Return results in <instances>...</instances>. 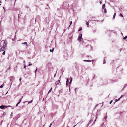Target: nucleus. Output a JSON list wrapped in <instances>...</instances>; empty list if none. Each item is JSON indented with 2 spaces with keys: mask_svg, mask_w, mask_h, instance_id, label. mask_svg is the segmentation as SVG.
<instances>
[{
  "mask_svg": "<svg viewBox=\"0 0 127 127\" xmlns=\"http://www.w3.org/2000/svg\"><path fill=\"white\" fill-rule=\"evenodd\" d=\"M89 24V23L88 22H87L86 23V25L88 26V25Z\"/></svg>",
  "mask_w": 127,
  "mask_h": 127,
  "instance_id": "obj_20",
  "label": "nucleus"
},
{
  "mask_svg": "<svg viewBox=\"0 0 127 127\" xmlns=\"http://www.w3.org/2000/svg\"><path fill=\"white\" fill-rule=\"evenodd\" d=\"M96 32V29L93 30H92V32L93 33H95Z\"/></svg>",
  "mask_w": 127,
  "mask_h": 127,
  "instance_id": "obj_4",
  "label": "nucleus"
},
{
  "mask_svg": "<svg viewBox=\"0 0 127 127\" xmlns=\"http://www.w3.org/2000/svg\"><path fill=\"white\" fill-rule=\"evenodd\" d=\"M23 98V96L22 97V98H21V99L20 100V101H19V102H19V103H20L21 102V100H22V99Z\"/></svg>",
  "mask_w": 127,
  "mask_h": 127,
  "instance_id": "obj_16",
  "label": "nucleus"
},
{
  "mask_svg": "<svg viewBox=\"0 0 127 127\" xmlns=\"http://www.w3.org/2000/svg\"><path fill=\"white\" fill-rule=\"evenodd\" d=\"M68 78L67 79V81H66V84H67V82L68 81Z\"/></svg>",
  "mask_w": 127,
  "mask_h": 127,
  "instance_id": "obj_28",
  "label": "nucleus"
},
{
  "mask_svg": "<svg viewBox=\"0 0 127 127\" xmlns=\"http://www.w3.org/2000/svg\"><path fill=\"white\" fill-rule=\"evenodd\" d=\"M23 44H25L26 45V46H27L28 45H27V42H24V43H23Z\"/></svg>",
  "mask_w": 127,
  "mask_h": 127,
  "instance_id": "obj_14",
  "label": "nucleus"
},
{
  "mask_svg": "<svg viewBox=\"0 0 127 127\" xmlns=\"http://www.w3.org/2000/svg\"><path fill=\"white\" fill-rule=\"evenodd\" d=\"M60 81V80H59L58 81H56L55 82V84L56 85L58 84L59 83Z\"/></svg>",
  "mask_w": 127,
  "mask_h": 127,
  "instance_id": "obj_5",
  "label": "nucleus"
},
{
  "mask_svg": "<svg viewBox=\"0 0 127 127\" xmlns=\"http://www.w3.org/2000/svg\"><path fill=\"white\" fill-rule=\"evenodd\" d=\"M72 21H71V22H70V25H69V27H70V25L72 24Z\"/></svg>",
  "mask_w": 127,
  "mask_h": 127,
  "instance_id": "obj_23",
  "label": "nucleus"
},
{
  "mask_svg": "<svg viewBox=\"0 0 127 127\" xmlns=\"http://www.w3.org/2000/svg\"><path fill=\"white\" fill-rule=\"evenodd\" d=\"M56 74H55L54 75V77H55V76H56Z\"/></svg>",
  "mask_w": 127,
  "mask_h": 127,
  "instance_id": "obj_36",
  "label": "nucleus"
},
{
  "mask_svg": "<svg viewBox=\"0 0 127 127\" xmlns=\"http://www.w3.org/2000/svg\"><path fill=\"white\" fill-rule=\"evenodd\" d=\"M93 60H92V61ZM84 61L85 62H90L92 61L91 60H84Z\"/></svg>",
  "mask_w": 127,
  "mask_h": 127,
  "instance_id": "obj_6",
  "label": "nucleus"
},
{
  "mask_svg": "<svg viewBox=\"0 0 127 127\" xmlns=\"http://www.w3.org/2000/svg\"><path fill=\"white\" fill-rule=\"evenodd\" d=\"M105 4H103V5L102 6V9H104V8H105Z\"/></svg>",
  "mask_w": 127,
  "mask_h": 127,
  "instance_id": "obj_9",
  "label": "nucleus"
},
{
  "mask_svg": "<svg viewBox=\"0 0 127 127\" xmlns=\"http://www.w3.org/2000/svg\"><path fill=\"white\" fill-rule=\"evenodd\" d=\"M1 51V48H0V52Z\"/></svg>",
  "mask_w": 127,
  "mask_h": 127,
  "instance_id": "obj_34",
  "label": "nucleus"
},
{
  "mask_svg": "<svg viewBox=\"0 0 127 127\" xmlns=\"http://www.w3.org/2000/svg\"><path fill=\"white\" fill-rule=\"evenodd\" d=\"M17 0H15V1H16Z\"/></svg>",
  "mask_w": 127,
  "mask_h": 127,
  "instance_id": "obj_40",
  "label": "nucleus"
},
{
  "mask_svg": "<svg viewBox=\"0 0 127 127\" xmlns=\"http://www.w3.org/2000/svg\"><path fill=\"white\" fill-rule=\"evenodd\" d=\"M21 78H20L19 80H20V81H21Z\"/></svg>",
  "mask_w": 127,
  "mask_h": 127,
  "instance_id": "obj_38",
  "label": "nucleus"
},
{
  "mask_svg": "<svg viewBox=\"0 0 127 127\" xmlns=\"http://www.w3.org/2000/svg\"><path fill=\"white\" fill-rule=\"evenodd\" d=\"M52 87L51 89H50L49 90V92H48V93H49L52 90Z\"/></svg>",
  "mask_w": 127,
  "mask_h": 127,
  "instance_id": "obj_12",
  "label": "nucleus"
},
{
  "mask_svg": "<svg viewBox=\"0 0 127 127\" xmlns=\"http://www.w3.org/2000/svg\"><path fill=\"white\" fill-rule=\"evenodd\" d=\"M52 123H51L50 124V126L49 127H50L51 125H52Z\"/></svg>",
  "mask_w": 127,
  "mask_h": 127,
  "instance_id": "obj_27",
  "label": "nucleus"
},
{
  "mask_svg": "<svg viewBox=\"0 0 127 127\" xmlns=\"http://www.w3.org/2000/svg\"><path fill=\"white\" fill-rule=\"evenodd\" d=\"M26 67V65H25V66H24V68H25Z\"/></svg>",
  "mask_w": 127,
  "mask_h": 127,
  "instance_id": "obj_37",
  "label": "nucleus"
},
{
  "mask_svg": "<svg viewBox=\"0 0 127 127\" xmlns=\"http://www.w3.org/2000/svg\"><path fill=\"white\" fill-rule=\"evenodd\" d=\"M82 34H80L78 36V40L79 41H80L82 39Z\"/></svg>",
  "mask_w": 127,
  "mask_h": 127,
  "instance_id": "obj_2",
  "label": "nucleus"
},
{
  "mask_svg": "<svg viewBox=\"0 0 127 127\" xmlns=\"http://www.w3.org/2000/svg\"><path fill=\"white\" fill-rule=\"evenodd\" d=\"M104 12L105 13H106V12H107L106 9V8H105L104 9Z\"/></svg>",
  "mask_w": 127,
  "mask_h": 127,
  "instance_id": "obj_11",
  "label": "nucleus"
},
{
  "mask_svg": "<svg viewBox=\"0 0 127 127\" xmlns=\"http://www.w3.org/2000/svg\"><path fill=\"white\" fill-rule=\"evenodd\" d=\"M72 78H71V79L70 81V83H71V81H72Z\"/></svg>",
  "mask_w": 127,
  "mask_h": 127,
  "instance_id": "obj_26",
  "label": "nucleus"
},
{
  "mask_svg": "<svg viewBox=\"0 0 127 127\" xmlns=\"http://www.w3.org/2000/svg\"><path fill=\"white\" fill-rule=\"evenodd\" d=\"M105 60H104V62H103V64H105Z\"/></svg>",
  "mask_w": 127,
  "mask_h": 127,
  "instance_id": "obj_29",
  "label": "nucleus"
},
{
  "mask_svg": "<svg viewBox=\"0 0 127 127\" xmlns=\"http://www.w3.org/2000/svg\"><path fill=\"white\" fill-rule=\"evenodd\" d=\"M54 48H53V49H52V51H53H53H54Z\"/></svg>",
  "mask_w": 127,
  "mask_h": 127,
  "instance_id": "obj_33",
  "label": "nucleus"
},
{
  "mask_svg": "<svg viewBox=\"0 0 127 127\" xmlns=\"http://www.w3.org/2000/svg\"><path fill=\"white\" fill-rule=\"evenodd\" d=\"M112 101H112V100H111V101H110V102L109 103H110V104H111L112 103Z\"/></svg>",
  "mask_w": 127,
  "mask_h": 127,
  "instance_id": "obj_25",
  "label": "nucleus"
},
{
  "mask_svg": "<svg viewBox=\"0 0 127 127\" xmlns=\"http://www.w3.org/2000/svg\"><path fill=\"white\" fill-rule=\"evenodd\" d=\"M37 68L36 69V70H35V73H36V71H37Z\"/></svg>",
  "mask_w": 127,
  "mask_h": 127,
  "instance_id": "obj_31",
  "label": "nucleus"
},
{
  "mask_svg": "<svg viewBox=\"0 0 127 127\" xmlns=\"http://www.w3.org/2000/svg\"><path fill=\"white\" fill-rule=\"evenodd\" d=\"M119 16H121L122 17H123V15L122 14H121V13H120V14Z\"/></svg>",
  "mask_w": 127,
  "mask_h": 127,
  "instance_id": "obj_18",
  "label": "nucleus"
},
{
  "mask_svg": "<svg viewBox=\"0 0 127 127\" xmlns=\"http://www.w3.org/2000/svg\"><path fill=\"white\" fill-rule=\"evenodd\" d=\"M127 37V36H125V37H124L123 38V39H126Z\"/></svg>",
  "mask_w": 127,
  "mask_h": 127,
  "instance_id": "obj_13",
  "label": "nucleus"
},
{
  "mask_svg": "<svg viewBox=\"0 0 127 127\" xmlns=\"http://www.w3.org/2000/svg\"><path fill=\"white\" fill-rule=\"evenodd\" d=\"M3 8L4 9V7H3Z\"/></svg>",
  "mask_w": 127,
  "mask_h": 127,
  "instance_id": "obj_42",
  "label": "nucleus"
},
{
  "mask_svg": "<svg viewBox=\"0 0 127 127\" xmlns=\"http://www.w3.org/2000/svg\"><path fill=\"white\" fill-rule=\"evenodd\" d=\"M97 117H96V118L95 119V120H94V123H95V121H96V118H97Z\"/></svg>",
  "mask_w": 127,
  "mask_h": 127,
  "instance_id": "obj_24",
  "label": "nucleus"
},
{
  "mask_svg": "<svg viewBox=\"0 0 127 127\" xmlns=\"http://www.w3.org/2000/svg\"><path fill=\"white\" fill-rule=\"evenodd\" d=\"M5 51H4L3 52V53H2V54H3V55H5Z\"/></svg>",
  "mask_w": 127,
  "mask_h": 127,
  "instance_id": "obj_19",
  "label": "nucleus"
},
{
  "mask_svg": "<svg viewBox=\"0 0 127 127\" xmlns=\"http://www.w3.org/2000/svg\"><path fill=\"white\" fill-rule=\"evenodd\" d=\"M10 67H9V69H10Z\"/></svg>",
  "mask_w": 127,
  "mask_h": 127,
  "instance_id": "obj_41",
  "label": "nucleus"
},
{
  "mask_svg": "<svg viewBox=\"0 0 127 127\" xmlns=\"http://www.w3.org/2000/svg\"><path fill=\"white\" fill-rule=\"evenodd\" d=\"M100 4H101L102 3V1H101L100 2Z\"/></svg>",
  "mask_w": 127,
  "mask_h": 127,
  "instance_id": "obj_32",
  "label": "nucleus"
},
{
  "mask_svg": "<svg viewBox=\"0 0 127 127\" xmlns=\"http://www.w3.org/2000/svg\"><path fill=\"white\" fill-rule=\"evenodd\" d=\"M3 86H4L3 85H1L0 86V88H2L3 87Z\"/></svg>",
  "mask_w": 127,
  "mask_h": 127,
  "instance_id": "obj_15",
  "label": "nucleus"
},
{
  "mask_svg": "<svg viewBox=\"0 0 127 127\" xmlns=\"http://www.w3.org/2000/svg\"><path fill=\"white\" fill-rule=\"evenodd\" d=\"M93 120L92 119H91V120L90 121L89 123H90L92 121H93Z\"/></svg>",
  "mask_w": 127,
  "mask_h": 127,
  "instance_id": "obj_22",
  "label": "nucleus"
},
{
  "mask_svg": "<svg viewBox=\"0 0 127 127\" xmlns=\"http://www.w3.org/2000/svg\"><path fill=\"white\" fill-rule=\"evenodd\" d=\"M6 42L5 41H4L3 46L1 48V51H4L5 50V48L6 47Z\"/></svg>",
  "mask_w": 127,
  "mask_h": 127,
  "instance_id": "obj_1",
  "label": "nucleus"
},
{
  "mask_svg": "<svg viewBox=\"0 0 127 127\" xmlns=\"http://www.w3.org/2000/svg\"><path fill=\"white\" fill-rule=\"evenodd\" d=\"M116 13H114V15L113 16V19H114L115 17Z\"/></svg>",
  "mask_w": 127,
  "mask_h": 127,
  "instance_id": "obj_8",
  "label": "nucleus"
},
{
  "mask_svg": "<svg viewBox=\"0 0 127 127\" xmlns=\"http://www.w3.org/2000/svg\"><path fill=\"white\" fill-rule=\"evenodd\" d=\"M32 65V64H29V66H30L31 65Z\"/></svg>",
  "mask_w": 127,
  "mask_h": 127,
  "instance_id": "obj_30",
  "label": "nucleus"
},
{
  "mask_svg": "<svg viewBox=\"0 0 127 127\" xmlns=\"http://www.w3.org/2000/svg\"><path fill=\"white\" fill-rule=\"evenodd\" d=\"M50 52H52V50H51V49L50 50Z\"/></svg>",
  "mask_w": 127,
  "mask_h": 127,
  "instance_id": "obj_35",
  "label": "nucleus"
},
{
  "mask_svg": "<svg viewBox=\"0 0 127 127\" xmlns=\"http://www.w3.org/2000/svg\"><path fill=\"white\" fill-rule=\"evenodd\" d=\"M82 30V28H80L78 30V31H80Z\"/></svg>",
  "mask_w": 127,
  "mask_h": 127,
  "instance_id": "obj_17",
  "label": "nucleus"
},
{
  "mask_svg": "<svg viewBox=\"0 0 127 127\" xmlns=\"http://www.w3.org/2000/svg\"><path fill=\"white\" fill-rule=\"evenodd\" d=\"M76 126V125H75L74 126V127H75V126Z\"/></svg>",
  "mask_w": 127,
  "mask_h": 127,
  "instance_id": "obj_39",
  "label": "nucleus"
},
{
  "mask_svg": "<svg viewBox=\"0 0 127 127\" xmlns=\"http://www.w3.org/2000/svg\"><path fill=\"white\" fill-rule=\"evenodd\" d=\"M7 108V106H6L1 105L0 106V108L1 109H3L6 108Z\"/></svg>",
  "mask_w": 127,
  "mask_h": 127,
  "instance_id": "obj_3",
  "label": "nucleus"
},
{
  "mask_svg": "<svg viewBox=\"0 0 127 127\" xmlns=\"http://www.w3.org/2000/svg\"><path fill=\"white\" fill-rule=\"evenodd\" d=\"M19 104V102H18V103H17L16 105V106L17 107Z\"/></svg>",
  "mask_w": 127,
  "mask_h": 127,
  "instance_id": "obj_21",
  "label": "nucleus"
},
{
  "mask_svg": "<svg viewBox=\"0 0 127 127\" xmlns=\"http://www.w3.org/2000/svg\"><path fill=\"white\" fill-rule=\"evenodd\" d=\"M33 101V100H32L31 101L28 102V104L30 103H31Z\"/></svg>",
  "mask_w": 127,
  "mask_h": 127,
  "instance_id": "obj_10",
  "label": "nucleus"
},
{
  "mask_svg": "<svg viewBox=\"0 0 127 127\" xmlns=\"http://www.w3.org/2000/svg\"><path fill=\"white\" fill-rule=\"evenodd\" d=\"M122 96H123V95H122L121 96V97L120 98H119L118 99H116L115 100L116 101H118V100H119L122 97Z\"/></svg>",
  "mask_w": 127,
  "mask_h": 127,
  "instance_id": "obj_7",
  "label": "nucleus"
}]
</instances>
